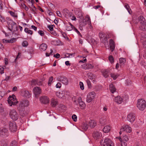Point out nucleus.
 I'll use <instances>...</instances> for the list:
<instances>
[{
	"mask_svg": "<svg viewBox=\"0 0 146 146\" xmlns=\"http://www.w3.org/2000/svg\"><path fill=\"white\" fill-rule=\"evenodd\" d=\"M29 104V101L27 99H23L21 101L19 104L17 109L19 111L20 114L22 116H24L25 115V108L28 107Z\"/></svg>",
	"mask_w": 146,
	"mask_h": 146,
	"instance_id": "f257e3e1",
	"label": "nucleus"
},
{
	"mask_svg": "<svg viewBox=\"0 0 146 146\" xmlns=\"http://www.w3.org/2000/svg\"><path fill=\"white\" fill-rule=\"evenodd\" d=\"M9 29L13 33L17 30V24L9 18H7Z\"/></svg>",
	"mask_w": 146,
	"mask_h": 146,
	"instance_id": "f03ea898",
	"label": "nucleus"
},
{
	"mask_svg": "<svg viewBox=\"0 0 146 146\" xmlns=\"http://www.w3.org/2000/svg\"><path fill=\"white\" fill-rule=\"evenodd\" d=\"M137 106L139 110H143L146 107V102L143 99H139L137 104Z\"/></svg>",
	"mask_w": 146,
	"mask_h": 146,
	"instance_id": "7ed1b4c3",
	"label": "nucleus"
},
{
	"mask_svg": "<svg viewBox=\"0 0 146 146\" xmlns=\"http://www.w3.org/2000/svg\"><path fill=\"white\" fill-rule=\"evenodd\" d=\"M139 19L140 23V29L143 31L146 30V20L145 18L143 17L140 16Z\"/></svg>",
	"mask_w": 146,
	"mask_h": 146,
	"instance_id": "20e7f679",
	"label": "nucleus"
},
{
	"mask_svg": "<svg viewBox=\"0 0 146 146\" xmlns=\"http://www.w3.org/2000/svg\"><path fill=\"white\" fill-rule=\"evenodd\" d=\"M9 115L10 118L13 120L16 121L19 118V115L16 111L14 109L10 110Z\"/></svg>",
	"mask_w": 146,
	"mask_h": 146,
	"instance_id": "39448f33",
	"label": "nucleus"
},
{
	"mask_svg": "<svg viewBox=\"0 0 146 146\" xmlns=\"http://www.w3.org/2000/svg\"><path fill=\"white\" fill-rule=\"evenodd\" d=\"M100 144L102 146H113L114 145L111 141L108 138L101 140Z\"/></svg>",
	"mask_w": 146,
	"mask_h": 146,
	"instance_id": "423d86ee",
	"label": "nucleus"
},
{
	"mask_svg": "<svg viewBox=\"0 0 146 146\" xmlns=\"http://www.w3.org/2000/svg\"><path fill=\"white\" fill-rule=\"evenodd\" d=\"M15 96L14 95L9 96V99L8 100V103L10 106H11L13 105H16L18 103V101L15 100Z\"/></svg>",
	"mask_w": 146,
	"mask_h": 146,
	"instance_id": "0eeeda50",
	"label": "nucleus"
},
{
	"mask_svg": "<svg viewBox=\"0 0 146 146\" xmlns=\"http://www.w3.org/2000/svg\"><path fill=\"white\" fill-rule=\"evenodd\" d=\"M69 92L68 91L64 90L61 92H57L56 96L59 98L65 99L66 96L69 95Z\"/></svg>",
	"mask_w": 146,
	"mask_h": 146,
	"instance_id": "6e6552de",
	"label": "nucleus"
},
{
	"mask_svg": "<svg viewBox=\"0 0 146 146\" xmlns=\"http://www.w3.org/2000/svg\"><path fill=\"white\" fill-rule=\"evenodd\" d=\"M9 126L10 129L11 131L14 132L16 131L17 127L15 122L13 121L9 122Z\"/></svg>",
	"mask_w": 146,
	"mask_h": 146,
	"instance_id": "1a4fd4ad",
	"label": "nucleus"
},
{
	"mask_svg": "<svg viewBox=\"0 0 146 146\" xmlns=\"http://www.w3.org/2000/svg\"><path fill=\"white\" fill-rule=\"evenodd\" d=\"M96 94L94 92H92L89 93L87 96V102L88 103L90 102L95 98Z\"/></svg>",
	"mask_w": 146,
	"mask_h": 146,
	"instance_id": "9d476101",
	"label": "nucleus"
},
{
	"mask_svg": "<svg viewBox=\"0 0 146 146\" xmlns=\"http://www.w3.org/2000/svg\"><path fill=\"white\" fill-rule=\"evenodd\" d=\"M58 81L61 82L63 84L67 85L68 84V81L67 78L64 76H60L57 78Z\"/></svg>",
	"mask_w": 146,
	"mask_h": 146,
	"instance_id": "9b49d317",
	"label": "nucleus"
},
{
	"mask_svg": "<svg viewBox=\"0 0 146 146\" xmlns=\"http://www.w3.org/2000/svg\"><path fill=\"white\" fill-rule=\"evenodd\" d=\"M8 135V131L5 128H0V136L6 137Z\"/></svg>",
	"mask_w": 146,
	"mask_h": 146,
	"instance_id": "f8f14e48",
	"label": "nucleus"
},
{
	"mask_svg": "<svg viewBox=\"0 0 146 146\" xmlns=\"http://www.w3.org/2000/svg\"><path fill=\"white\" fill-rule=\"evenodd\" d=\"M135 116L133 113H130L127 116V120L131 122H133L135 120Z\"/></svg>",
	"mask_w": 146,
	"mask_h": 146,
	"instance_id": "ddd939ff",
	"label": "nucleus"
},
{
	"mask_svg": "<svg viewBox=\"0 0 146 146\" xmlns=\"http://www.w3.org/2000/svg\"><path fill=\"white\" fill-rule=\"evenodd\" d=\"M121 130L129 133H130L132 131L131 127L126 125H124L121 127Z\"/></svg>",
	"mask_w": 146,
	"mask_h": 146,
	"instance_id": "4468645a",
	"label": "nucleus"
},
{
	"mask_svg": "<svg viewBox=\"0 0 146 146\" xmlns=\"http://www.w3.org/2000/svg\"><path fill=\"white\" fill-rule=\"evenodd\" d=\"M102 136V134L99 131H95L93 132V137L95 139L100 138Z\"/></svg>",
	"mask_w": 146,
	"mask_h": 146,
	"instance_id": "2eb2a0df",
	"label": "nucleus"
},
{
	"mask_svg": "<svg viewBox=\"0 0 146 146\" xmlns=\"http://www.w3.org/2000/svg\"><path fill=\"white\" fill-rule=\"evenodd\" d=\"M33 91L35 96L36 97H37L41 92V89L38 87H35L34 88Z\"/></svg>",
	"mask_w": 146,
	"mask_h": 146,
	"instance_id": "dca6fc26",
	"label": "nucleus"
},
{
	"mask_svg": "<svg viewBox=\"0 0 146 146\" xmlns=\"http://www.w3.org/2000/svg\"><path fill=\"white\" fill-rule=\"evenodd\" d=\"M40 101L42 103L44 104H47L49 103V100L47 96H43L40 98Z\"/></svg>",
	"mask_w": 146,
	"mask_h": 146,
	"instance_id": "f3484780",
	"label": "nucleus"
},
{
	"mask_svg": "<svg viewBox=\"0 0 146 146\" xmlns=\"http://www.w3.org/2000/svg\"><path fill=\"white\" fill-rule=\"evenodd\" d=\"M21 93V95L27 98H29L31 96V94L27 90H23Z\"/></svg>",
	"mask_w": 146,
	"mask_h": 146,
	"instance_id": "a211bd4d",
	"label": "nucleus"
},
{
	"mask_svg": "<svg viewBox=\"0 0 146 146\" xmlns=\"http://www.w3.org/2000/svg\"><path fill=\"white\" fill-rule=\"evenodd\" d=\"M114 101L117 104H120L122 103L123 99L120 96H118L115 98Z\"/></svg>",
	"mask_w": 146,
	"mask_h": 146,
	"instance_id": "6ab92c4d",
	"label": "nucleus"
},
{
	"mask_svg": "<svg viewBox=\"0 0 146 146\" xmlns=\"http://www.w3.org/2000/svg\"><path fill=\"white\" fill-rule=\"evenodd\" d=\"M89 126L91 128H94L96 125V122L94 120H91L88 123Z\"/></svg>",
	"mask_w": 146,
	"mask_h": 146,
	"instance_id": "aec40b11",
	"label": "nucleus"
},
{
	"mask_svg": "<svg viewBox=\"0 0 146 146\" xmlns=\"http://www.w3.org/2000/svg\"><path fill=\"white\" fill-rule=\"evenodd\" d=\"M79 102L78 104L81 109L84 108L86 107V105L84 102L82 101L81 97H79Z\"/></svg>",
	"mask_w": 146,
	"mask_h": 146,
	"instance_id": "412c9836",
	"label": "nucleus"
},
{
	"mask_svg": "<svg viewBox=\"0 0 146 146\" xmlns=\"http://www.w3.org/2000/svg\"><path fill=\"white\" fill-rule=\"evenodd\" d=\"M110 50L111 52H113L115 48V44L113 41L111 39L110 41Z\"/></svg>",
	"mask_w": 146,
	"mask_h": 146,
	"instance_id": "4be33fe9",
	"label": "nucleus"
},
{
	"mask_svg": "<svg viewBox=\"0 0 146 146\" xmlns=\"http://www.w3.org/2000/svg\"><path fill=\"white\" fill-rule=\"evenodd\" d=\"M64 11L63 12V14L66 17L68 18L69 17L71 16L72 14V13L69 12L68 10L65 9Z\"/></svg>",
	"mask_w": 146,
	"mask_h": 146,
	"instance_id": "5701e85b",
	"label": "nucleus"
},
{
	"mask_svg": "<svg viewBox=\"0 0 146 146\" xmlns=\"http://www.w3.org/2000/svg\"><path fill=\"white\" fill-rule=\"evenodd\" d=\"M47 47V45L45 43H42L39 46V48L40 50L44 51L45 50Z\"/></svg>",
	"mask_w": 146,
	"mask_h": 146,
	"instance_id": "b1692460",
	"label": "nucleus"
},
{
	"mask_svg": "<svg viewBox=\"0 0 146 146\" xmlns=\"http://www.w3.org/2000/svg\"><path fill=\"white\" fill-rule=\"evenodd\" d=\"M109 72V71L108 70H104L102 71L103 75L105 78H107L108 76Z\"/></svg>",
	"mask_w": 146,
	"mask_h": 146,
	"instance_id": "393cba45",
	"label": "nucleus"
},
{
	"mask_svg": "<svg viewBox=\"0 0 146 146\" xmlns=\"http://www.w3.org/2000/svg\"><path fill=\"white\" fill-rule=\"evenodd\" d=\"M119 63L121 67H122L124 66V63L125 62L126 60L123 58H120L119 59Z\"/></svg>",
	"mask_w": 146,
	"mask_h": 146,
	"instance_id": "a878e982",
	"label": "nucleus"
},
{
	"mask_svg": "<svg viewBox=\"0 0 146 146\" xmlns=\"http://www.w3.org/2000/svg\"><path fill=\"white\" fill-rule=\"evenodd\" d=\"M83 66H84V67H83V68L84 69H92L94 67L93 66L90 64H84L83 65Z\"/></svg>",
	"mask_w": 146,
	"mask_h": 146,
	"instance_id": "bb28decb",
	"label": "nucleus"
},
{
	"mask_svg": "<svg viewBox=\"0 0 146 146\" xmlns=\"http://www.w3.org/2000/svg\"><path fill=\"white\" fill-rule=\"evenodd\" d=\"M50 104L52 107H54L57 105L58 102L56 100L52 98L51 100Z\"/></svg>",
	"mask_w": 146,
	"mask_h": 146,
	"instance_id": "cd10ccee",
	"label": "nucleus"
},
{
	"mask_svg": "<svg viewBox=\"0 0 146 146\" xmlns=\"http://www.w3.org/2000/svg\"><path fill=\"white\" fill-rule=\"evenodd\" d=\"M111 129V127L109 125H107L105 126L103 129L104 132L106 133L109 132Z\"/></svg>",
	"mask_w": 146,
	"mask_h": 146,
	"instance_id": "c85d7f7f",
	"label": "nucleus"
},
{
	"mask_svg": "<svg viewBox=\"0 0 146 146\" xmlns=\"http://www.w3.org/2000/svg\"><path fill=\"white\" fill-rule=\"evenodd\" d=\"M87 24V21L86 20L84 19H83L80 22V26L82 27L85 26Z\"/></svg>",
	"mask_w": 146,
	"mask_h": 146,
	"instance_id": "c756f323",
	"label": "nucleus"
},
{
	"mask_svg": "<svg viewBox=\"0 0 146 146\" xmlns=\"http://www.w3.org/2000/svg\"><path fill=\"white\" fill-rule=\"evenodd\" d=\"M110 90L112 93H113L116 91V89L113 84H111L110 85Z\"/></svg>",
	"mask_w": 146,
	"mask_h": 146,
	"instance_id": "7c9ffc66",
	"label": "nucleus"
},
{
	"mask_svg": "<svg viewBox=\"0 0 146 146\" xmlns=\"http://www.w3.org/2000/svg\"><path fill=\"white\" fill-rule=\"evenodd\" d=\"M82 128L84 130H86L88 128V125L86 123H83L81 125Z\"/></svg>",
	"mask_w": 146,
	"mask_h": 146,
	"instance_id": "2f4dec72",
	"label": "nucleus"
},
{
	"mask_svg": "<svg viewBox=\"0 0 146 146\" xmlns=\"http://www.w3.org/2000/svg\"><path fill=\"white\" fill-rule=\"evenodd\" d=\"M111 78H113V79L115 80L116 79L117 77L119 76V74H114L112 73L111 74Z\"/></svg>",
	"mask_w": 146,
	"mask_h": 146,
	"instance_id": "473e14b6",
	"label": "nucleus"
},
{
	"mask_svg": "<svg viewBox=\"0 0 146 146\" xmlns=\"http://www.w3.org/2000/svg\"><path fill=\"white\" fill-rule=\"evenodd\" d=\"M124 6L127 9L129 13V14H130V11H131V9L129 5L127 3H125L124 4Z\"/></svg>",
	"mask_w": 146,
	"mask_h": 146,
	"instance_id": "72a5a7b5",
	"label": "nucleus"
},
{
	"mask_svg": "<svg viewBox=\"0 0 146 146\" xmlns=\"http://www.w3.org/2000/svg\"><path fill=\"white\" fill-rule=\"evenodd\" d=\"M1 146H7L8 142L7 141L2 140H1Z\"/></svg>",
	"mask_w": 146,
	"mask_h": 146,
	"instance_id": "f704fd0d",
	"label": "nucleus"
},
{
	"mask_svg": "<svg viewBox=\"0 0 146 146\" xmlns=\"http://www.w3.org/2000/svg\"><path fill=\"white\" fill-rule=\"evenodd\" d=\"M25 32L29 34H30L31 35H32L33 34V31L29 30L28 28H26L24 30Z\"/></svg>",
	"mask_w": 146,
	"mask_h": 146,
	"instance_id": "c9c22d12",
	"label": "nucleus"
},
{
	"mask_svg": "<svg viewBox=\"0 0 146 146\" xmlns=\"http://www.w3.org/2000/svg\"><path fill=\"white\" fill-rule=\"evenodd\" d=\"M95 76L92 74H90L88 76V78L89 79L91 80L94 79L93 80V81H94V80H95Z\"/></svg>",
	"mask_w": 146,
	"mask_h": 146,
	"instance_id": "e433bc0d",
	"label": "nucleus"
},
{
	"mask_svg": "<svg viewBox=\"0 0 146 146\" xmlns=\"http://www.w3.org/2000/svg\"><path fill=\"white\" fill-rule=\"evenodd\" d=\"M28 42L26 40H25L23 41L22 44V46L24 47H27L28 46Z\"/></svg>",
	"mask_w": 146,
	"mask_h": 146,
	"instance_id": "4c0bfd02",
	"label": "nucleus"
},
{
	"mask_svg": "<svg viewBox=\"0 0 146 146\" xmlns=\"http://www.w3.org/2000/svg\"><path fill=\"white\" fill-rule=\"evenodd\" d=\"M11 146H17L16 141L15 140L13 141L11 143Z\"/></svg>",
	"mask_w": 146,
	"mask_h": 146,
	"instance_id": "58836bf2",
	"label": "nucleus"
},
{
	"mask_svg": "<svg viewBox=\"0 0 146 146\" xmlns=\"http://www.w3.org/2000/svg\"><path fill=\"white\" fill-rule=\"evenodd\" d=\"M53 78L52 76H51L49 78L48 82V86H50L53 80Z\"/></svg>",
	"mask_w": 146,
	"mask_h": 146,
	"instance_id": "ea45409f",
	"label": "nucleus"
},
{
	"mask_svg": "<svg viewBox=\"0 0 146 146\" xmlns=\"http://www.w3.org/2000/svg\"><path fill=\"white\" fill-rule=\"evenodd\" d=\"M109 59L111 63H112L114 62V59L113 57L110 55L109 56Z\"/></svg>",
	"mask_w": 146,
	"mask_h": 146,
	"instance_id": "a19ab883",
	"label": "nucleus"
},
{
	"mask_svg": "<svg viewBox=\"0 0 146 146\" xmlns=\"http://www.w3.org/2000/svg\"><path fill=\"white\" fill-rule=\"evenodd\" d=\"M72 118L74 121H76L77 119V117L76 115L75 114L73 115L72 116Z\"/></svg>",
	"mask_w": 146,
	"mask_h": 146,
	"instance_id": "79ce46f5",
	"label": "nucleus"
},
{
	"mask_svg": "<svg viewBox=\"0 0 146 146\" xmlns=\"http://www.w3.org/2000/svg\"><path fill=\"white\" fill-rule=\"evenodd\" d=\"M79 85L81 89L82 90H84V86L83 83L82 82H80Z\"/></svg>",
	"mask_w": 146,
	"mask_h": 146,
	"instance_id": "37998d69",
	"label": "nucleus"
},
{
	"mask_svg": "<svg viewBox=\"0 0 146 146\" xmlns=\"http://www.w3.org/2000/svg\"><path fill=\"white\" fill-rule=\"evenodd\" d=\"M9 13H10V14H11V16H13V17H17V15H15V13L14 12H13V11H9Z\"/></svg>",
	"mask_w": 146,
	"mask_h": 146,
	"instance_id": "c03bdc74",
	"label": "nucleus"
},
{
	"mask_svg": "<svg viewBox=\"0 0 146 146\" xmlns=\"http://www.w3.org/2000/svg\"><path fill=\"white\" fill-rule=\"evenodd\" d=\"M86 82L88 87L89 88H90L92 86L90 81L89 80H86Z\"/></svg>",
	"mask_w": 146,
	"mask_h": 146,
	"instance_id": "a18cd8bd",
	"label": "nucleus"
},
{
	"mask_svg": "<svg viewBox=\"0 0 146 146\" xmlns=\"http://www.w3.org/2000/svg\"><path fill=\"white\" fill-rule=\"evenodd\" d=\"M79 102V97L78 98H75V100H74V102L75 103V104L78 105Z\"/></svg>",
	"mask_w": 146,
	"mask_h": 146,
	"instance_id": "49530a36",
	"label": "nucleus"
},
{
	"mask_svg": "<svg viewBox=\"0 0 146 146\" xmlns=\"http://www.w3.org/2000/svg\"><path fill=\"white\" fill-rule=\"evenodd\" d=\"M0 21L2 22H3L5 21L4 18L1 15H0Z\"/></svg>",
	"mask_w": 146,
	"mask_h": 146,
	"instance_id": "de8ad7c7",
	"label": "nucleus"
},
{
	"mask_svg": "<svg viewBox=\"0 0 146 146\" xmlns=\"http://www.w3.org/2000/svg\"><path fill=\"white\" fill-rule=\"evenodd\" d=\"M123 139L124 141H127L129 140V139L128 136L125 135L123 137Z\"/></svg>",
	"mask_w": 146,
	"mask_h": 146,
	"instance_id": "09e8293b",
	"label": "nucleus"
},
{
	"mask_svg": "<svg viewBox=\"0 0 146 146\" xmlns=\"http://www.w3.org/2000/svg\"><path fill=\"white\" fill-rule=\"evenodd\" d=\"M86 20L87 21H88V23H90V22H91L90 21V18L89 16L87 15L86 16Z\"/></svg>",
	"mask_w": 146,
	"mask_h": 146,
	"instance_id": "8fccbe9b",
	"label": "nucleus"
},
{
	"mask_svg": "<svg viewBox=\"0 0 146 146\" xmlns=\"http://www.w3.org/2000/svg\"><path fill=\"white\" fill-rule=\"evenodd\" d=\"M33 6V8H31V10L32 11L33 13L34 14H36V13L35 12V11L36 10V8L35 6Z\"/></svg>",
	"mask_w": 146,
	"mask_h": 146,
	"instance_id": "3c124183",
	"label": "nucleus"
},
{
	"mask_svg": "<svg viewBox=\"0 0 146 146\" xmlns=\"http://www.w3.org/2000/svg\"><path fill=\"white\" fill-rule=\"evenodd\" d=\"M36 83V81L35 80H34L31 81V85L33 86L35 85Z\"/></svg>",
	"mask_w": 146,
	"mask_h": 146,
	"instance_id": "603ef678",
	"label": "nucleus"
},
{
	"mask_svg": "<svg viewBox=\"0 0 146 146\" xmlns=\"http://www.w3.org/2000/svg\"><path fill=\"white\" fill-rule=\"evenodd\" d=\"M53 26H54V25H51L48 26V28L51 31H52L53 30Z\"/></svg>",
	"mask_w": 146,
	"mask_h": 146,
	"instance_id": "864d4df0",
	"label": "nucleus"
},
{
	"mask_svg": "<svg viewBox=\"0 0 146 146\" xmlns=\"http://www.w3.org/2000/svg\"><path fill=\"white\" fill-rule=\"evenodd\" d=\"M56 13L57 15L59 17H62V15L61 13H60V11H56Z\"/></svg>",
	"mask_w": 146,
	"mask_h": 146,
	"instance_id": "5fc2aeb1",
	"label": "nucleus"
},
{
	"mask_svg": "<svg viewBox=\"0 0 146 146\" xmlns=\"http://www.w3.org/2000/svg\"><path fill=\"white\" fill-rule=\"evenodd\" d=\"M61 86V84L60 83H58L56 85V87L57 88H60Z\"/></svg>",
	"mask_w": 146,
	"mask_h": 146,
	"instance_id": "6e6d98bb",
	"label": "nucleus"
},
{
	"mask_svg": "<svg viewBox=\"0 0 146 146\" xmlns=\"http://www.w3.org/2000/svg\"><path fill=\"white\" fill-rule=\"evenodd\" d=\"M51 43L54 45H57V42L56 40H52L51 41Z\"/></svg>",
	"mask_w": 146,
	"mask_h": 146,
	"instance_id": "4d7b16f0",
	"label": "nucleus"
},
{
	"mask_svg": "<svg viewBox=\"0 0 146 146\" xmlns=\"http://www.w3.org/2000/svg\"><path fill=\"white\" fill-rule=\"evenodd\" d=\"M4 68H3V67L1 66H0V73L1 74H2L4 73Z\"/></svg>",
	"mask_w": 146,
	"mask_h": 146,
	"instance_id": "13d9d810",
	"label": "nucleus"
},
{
	"mask_svg": "<svg viewBox=\"0 0 146 146\" xmlns=\"http://www.w3.org/2000/svg\"><path fill=\"white\" fill-rule=\"evenodd\" d=\"M16 40V38H13L10 40V43H13Z\"/></svg>",
	"mask_w": 146,
	"mask_h": 146,
	"instance_id": "bf43d9fd",
	"label": "nucleus"
},
{
	"mask_svg": "<svg viewBox=\"0 0 146 146\" xmlns=\"http://www.w3.org/2000/svg\"><path fill=\"white\" fill-rule=\"evenodd\" d=\"M73 28L70 26H67L66 29L68 31H71L73 29Z\"/></svg>",
	"mask_w": 146,
	"mask_h": 146,
	"instance_id": "052dcab7",
	"label": "nucleus"
},
{
	"mask_svg": "<svg viewBox=\"0 0 146 146\" xmlns=\"http://www.w3.org/2000/svg\"><path fill=\"white\" fill-rule=\"evenodd\" d=\"M54 57L56 58H58L60 57V55L58 53L56 54H55L54 55Z\"/></svg>",
	"mask_w": 146,
	"mask_h": 146,
	"instance_id": "680f3d73",
	"label": "nucleus"
},
{
	"mask_svg": "<svg viewBox=\"0 0 146 146\" xmlns=\"http://www.w3.org/2000/svg\"><path fill=\"white\" fill-rule=\"evenodd\" d=\"M53 52V50H50V54H48V53H46V56H50V55H52V53Z\"/></svg>",
	"mask_w": 146,
	"mask_h": 146,
	"instance_id": "e2e57ef3",
	"label": "nucleus"
},
{
	"mask_svg": "<svg viewBox=\"0 0 146 146\" xmlns=\"http://www.w3.org/2000/svg\"><path fill=\"white\" fill-rule=\"evenodd\" d=\"M38 33L41 36H43L44 34L43 32L42 31H39L38 32Z\"/></svg>",
	"mask_w": 146,
	"mask_h": 146,
	"instance_id": "0e129e2a",
	"label": "nucleus"
},
{
	"mask_svg": "<svg viewBox=\"0 0 146 146\" xmlns=\"http://www.w3.org/2000/svg\"><path fill=\"white\" fill-rule=\"evenodd\" d=\"M99 36L100 38H102L104 37V35L102 33H100L99 34Z\"/></svg>",
	"mask_w": 146,
	"mask_h": 146,
	"instance_id": "69168bd1",
	"label": "nucleus"
},
{
	"mask_svg": "<svg viewBox=\"0 0 146 146\" xmlns=\"http://www.w3.org/2000/svg\"><path fill=\"white\" fill-rule=\"evenodd\" d=\"M121 146H127V143L125 142H121Z\"/></svg>",
	"mask_w": 146,
	"mask_h": 146,
	"instance_id": "338daca9",
	"label": "nucleus"
},
{
	"mask_svg": "<svg viewBox=\"0 0 146 146\" xmlns=\"http://www.w3.org/2000/svg\"><path fill=\"white\" fill-rule=\"evenodd\" d=\"M23 7L27 11L29 10V8L25 5H23Z\"/></svg>",
	"mask_w": 146,
	"mask_h": 146,
	"instance_id": "774afa93",
	"label": "nucleus"
}]
</instances>
